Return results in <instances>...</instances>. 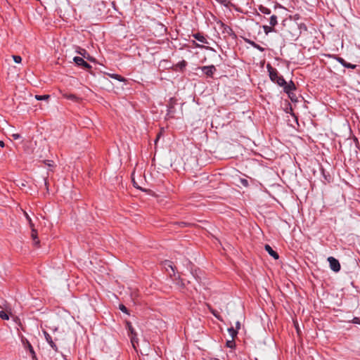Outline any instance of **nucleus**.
Wrapping results in <instances>:
<instances>
[{"label":"nucleus","mask_w":360,"mask_h":360,"mask_svg":"<svg viewBox=\"0 0 360 360\" xmlns=\"http://www.w3.org/2000/svg\"><path fill=\"white\" fill-rule=\"evenodd\" d=\"M248 43L252 46H253L254 48L257 49V50L260 51H264V49L262 46H260L259 44H256L255 42L252 41H248Z\"/></svg>","instance_id":"18"},{"label":"nucleus","mask_w":360,"mask_h":360,"mask_svg":"<svg viewBox=\"0 0 360 360\" xmlns=\"http://www.w3.org/2000/svg\"><path fill=\"white\" fill-rule=\"evenodd\" d=\"M25 216L28 221V223L30 224V228H32L34 226V224L32 223V221L30 218V217L28 215V214L26 212H24Z\"/></svg>","instance_id":"26"},{"label":"nucleus","mask_w":360,"mask_h":360,"mask_svg":"<svg viewBox=\"0 0 360 360\" xmlns=\"http://www.w3.org/2000/svg\"><path fill=\"white\" fill-rule=\"evenodd\" d=\"M299 343H300V346L302 348H304V343H303L302 339H299Z\"/></svg>","instance_id":"33"},{"label":"nucleus","mask_w":360,"mask_h":360,"mask_svg":"<svg viewBox=\"0 0 360 360\" xmlns=\"http://www.w3.org/2000/svg\"><path fill=\"white\" fill-rule=\"evenodd\" d=\"M241 182L245 186L248 185V181L246 179H242Z\"/></svg>","instance_id":"34"},{"label":"nucleus","mask_w":360,"mask_h":360,"mask_svg":"<svg viewBox=\"0 0 360 360\" xmlns=\"http://www.w3.org/2000/svg\"><path fill=\"white\" fill-rule=\"evenodd\" d=\"M337 60L341 63L345 68L355 69L356 65L346 62L342 58L338 57Z\"/></svg>","instance_id":"13"},{"label":"nucleus","mask_w":360,"mask_h":360,"mask_svg":"<svg viewBox=\"0 0 360 360\" xmlns=\"http://www.w3.org/2000/svg\"><path fill=\"white\" fill-rule=\"evenodd\" d=\"M133 183H134V186L136 188H139L138 186H137V183L135 182L134 180H133Z\"/></svg>","instance_id":"36"},{"label":"nucleus","mask_w":360,"mask_h":360,"mask_svg":"<svg viewBox=\"0 0 360 360\" xmlns=\"http://www.w3.org/2000/svg\"><path fill=\"white\" fill-rule=\"evenodd\" d=\"M0 146H1V148H4V147L5 146V144H4V141H0Z\"/></svg>","instance_id":"35"},{"label":"nucleus","mask_w":360,"mask_h":360,"mask_svg":"<svg viewBox=\"0 0 360 360\" xmlns=\"http://www.w3.org/2000/svg\"><path fill=\"white\" fill-rule=\"evenodd\" d=\"M209 309H210V311H211V313L217 318L219 320L221 319L220 318V316H219V314L217 311L213 309L212 308H211L210 307H209Z\"/></svg>","instance_id":"25"},{"label":"nucleus","mask_w":360,"mask_h":360,"mask_svg":"<svg viewBox=\"0 0 360 360\" xmlns=\"http://www.w3.org/2000/svg\"><path fill=\"white\" fill-rule=\"evenodd\" d=\"M259 11L264 13V14H266V15H269L271 13V10L262 5H260L259 6V8H258Z\"/></svg>","instance_id":"17"},{"label":"nucleus","mask_w":360,"mask_h":360,"mask_svg":"<svg viewBox=\"0 0 360 360\" xmlns=\"http://www.w3.org/2000/svg\"><path fill=\"white\" fill-rule=\"evenodd\" d=\"M241 325L239 321H236V327H230L228 328V331L229 333V335L231 338H236L238 334L242 335L243 334L240 333V330H241Z\"/></svg>","instance_id":"4"},{"label":"nucleus","mask_w":360,"mask_h":360,"mask_svg":"<svg viewBox=\"0 0 360 360\" xmlns=\"http://www.w3.org/2000/svg\"><path fill=\"white\" fill-rule=\"evenodd\" d=\"M208 360H219L218 359H216V358H210Z\"/></svg>","instance_id":"39"},{"label":"nucleus","mask_w":360,"mask_h":360,"mask_svg":"<svg viewBox=\"0 0 360 360\" xmlns=\"http://www.w3.org/2000/svg\"><path fill=\"white\" fill-rule=\"evenodd\" d=\"M328 261L330 264V268L335 272H338L340 270V264L338 259L333 257H329Z\"/></svg>","instance_id":"5"},{"label":"nucleus","mask_w":360,"mask_h":360,"mask_svg":"<svg viewBox=\"0 0 360 360\" xmlns=\"http://www.w3.org/2000/svg\"><path fill=\"white\" fill-rule=\"evenodd\" d=\"M283 88V91L288 95L289 98L292 101L295 96L294 93L292 92L295 90L296 87L292 81H290L289 83L285 82V84L281 86Z\"/></svg>","instance_id":"2"},{"label":"nucleus","mask_w":360,"mask_h":360,"mask_svg":"<svg viewBox=\"0 0 360 360\" xmlns=\"http://www.w3.org/2000/svg\"><path fill=\"white\" fill-rule=\"evenodd\" d=\"M193 37H194V38H195V39H197V40H198V41H199L200 42H202V43H203V44H208V42H207V41L206 38H205L204 36H202V35H201L200 34H199V33L195 34L193 35Z\"/></svg>","instance_id":"15"},{"label":"nucleus","mask_w":360,"mask_h":360,"mask_svg":"<svg viewBox=\"0 0 360 360\" xmlns=\"http://www.w3.org/2000/svg\"><path fill=\"white\" fill-rule=\"evenodd\" d=\"M114 78L117 79L119 81H124V78L122 76L119 75H115L114 76Z\"/></svg>","instance_id":"31"},{"label":"nucleus","mask_w":360,"mask_h":360,"mask_svg":"<svg viewBox=\"0 0 360 360\" xmlns=\"http://www.w3.org/2000/svg\"><path fill=\"white\" fill-rule=\"evenodd\" d=\"M119 308L122 312L128 314V309L124 305L120 304Z\"/></svg>","instance_id":"28"},{"label":"nucleus","mask_w":360,"mask_h":360,"mask_svg":"<svg viewBox=\"0 0 360 360\" xmlns=\"http://www.w3.org/2000/svg\"><path fill=\"white\" fill-rule=\"evenodd\" d=\"M226 347L229 348H234L236 347L235 339L228 340L226 341Z\"/></svg>","instance_id":"19"},{"label":"nucleus","mask_w":360,"mask_h":360,"mask_svg":"<svg viewBox=\"0 0 360 360\" xmlns=\"http://www.w3.org/2000/svg\"><path fill=\"white\" fill-rule=\"evenodd\" d=\"M168 266L171 268V269L172 270L173 272H174V267L172 265L169 264Z\"/></svg>","instance_id":"37"},{"label":"nucleus","mask_w":360,"mask_h":360,"mask_svg":"<svg viewBox=\"0 0 360 360\" xmlns=\"http://www.w3.org/2000/svg\"><path fill=\"white\" fill-rule=\"evenodd\" d=\"M264 249L275 259H278L279 258L278 254L274 251L269 245H265Z\"/></svg>","instance_id":"11"},{"label":"nucleus","mask_w":360,"mask_h":360,"mask_svg":"<svg viewBox=\"0 0 360 360\" xmlns=\"http://www.w3.org/2000/svg\"><path fill=\"white\" fill-rule=\"evenodd\" d=\"M73 60L78 66H82L84 69L88 70L91 68V66L87 62H86L82 57L75 56L74 57Z\"/></svg>","instance_id":"6"},{"label":"nucleus","mask_w":360,"mask_h":360,"mask_svg":"<svg viewBox=\"0 0 360 360\" xmlns=\"http://www.w3.org/2000/svg\"><path fill=\"white\" fill-rule=\"evenodd\" d=\"M22 343L23 346L25 347V348H27L30 350V352L32 354V359L34 360H37V357H36L34 349H33L32 345L27 340V339H22Z\"/></svg>","instance_id":"8"},{"label":"nucleus","mask_w":360,"mask_h":360,"mask_svg":"<svg viewBox=\"0 0 360 360\" xmlns=\"http://www.w3.org/2000/svg\"><path fill=\"white\" fill-rule=\"evenodd\" d=\"M127 328L128 330L129 335H131V336H134V337L137 335V334L135 332L134 329L133 328L131 323L127 322Z\"/></svg>","instance_id":"16"},{"label":"nucleus","mask_w":360,"mask_h":360,"mask_svg":"<svg viewBox=\"0 0 360 360\" xmlns=\"http://www.w3.org/2000/svg\"><path fill=\"white\" fill-rule=\"evenodd\" d=\"M139 340H141L142 346L148 347L149 342L147 341V339H130L131 344L136 352H138L140 351L142 353L140 348Z\"/></svg>","instance_id":"3"},{"label":"nucleus","mask_w":360,"mask_h":360,"mask_svg":"<svg viewBox=\"0 0 360 360\" xmlns=\"http://www.w3.org/2000/svg\"><path fill=\"white\" fill-rule=\"evenodd\" d=\"M13 58L16 63H20L22 61V58L20 56H13Z\"/></svg>","instance_id":"27"},{"label":"nucleus","mask_w":360,"mask_h":360,"mask_svg":"<svg viewBox=\"0 0 360 360\" xmlns=\"http://www.w3.org/2000/svg\"><path fill=\"white\" fill-rule=\"evenodd\" d=\"M201 69L202 71L205 73V75L210 77H212L213 74L216 71V68L214 65L203 66L201 68Z\"/></svg>","instance_id":"7"},{"label":"nucleus","mask_w":360,"mask_h":360,"mask_svg":"<svg viewBox=\"0 0 360 360\" xmlns=\"http://www.w3.org/2000/svg\"><path fill=\"white\" fill-rule=\"evenodd\" d=\"M49 97H50V96H49V95H42V96H40V95H36V96H35L36 99H37V100H38V101L46 100V99H48Z\"/></svg>","instance_id":"24"},{"label":"nucleus","mask_w":360,"mask_h":360,"mask_svg":"<svg viewBox=\"0 0 360 360\" xmlns=\"http://www.w3.org/2000/svg\"><path fill=\"white\" fill-rule=\"evenodd\" d=\"M187 268L190 269L191 271V274L193 275V276L196 279V280H200V276L198 274V272H197V270L195 269L193 270V264L191 263V262L187 260Z\"/></svg>","instance_id":"10"},{"label":"nucleus","mask_w":360,"mask_h":360,"mask_svg":"<svg viewBox=\"0 0 360 360\" xmlns=\"http://www.w3.org/2000/svg\"><path fill=\"white\" fill-rule=\"evenodd\" d=\"M46 340L56 352L58 351L56 345L54 343L52 339H46Z\"/></svg>","instance_id":"22"},{"label":"nucleus","mask_w":360,"mask_h":360,"mask_svg":"<svg viewBox=\"0 0 360 360\" xmlns=\"http://www.w3.org/2000/svg\"><path fill=\"white\" fill-rule=\"evenodd\" d=\"M266 68L269 72V77L272 82L276 83L280 86L285 84V80L283 76L278 75L276 68H274L270 64H267Z\"/></svg>","instance_id":"1"},{"label":"nucleus","mask_w":360,"mask_h":360,"mask_svg":"<svg viewBox=\"0 0 360 360\" xmlns=\"http://www.w3.org/2000/svg\"><path fill=\"white\" fill-rule=\"evenodd\" d=\"M31 229H32L31 236H32V238L33 239L34 245H38L39 243V240H38V238H37V231L34 229V226L32 228H31Z\"/></svg>","instance_id":"14"},{"label":"nucleus","mask_w":360,"mask_h":360,"mask_svg":"<svg viewBox=\"0 0 360 360\" xmlns=\"http://www.w3.org/2000/svg\"><path fill=\"white\" fill-rule=\"evenodd\" d=\"M44 334L49 337V335L48 334H46V332H44Z\"/></svg>","instance_id":"43"},{"label":"nucleus","mask_w":360,"mask_h":360,"mask_svg":"<svg viewBox=\"0 0 360 360\" xmlns=\"http://www.w3.org/2000/svg\"><path fill=\"white\" fill-rule=\"evenodd\" d=\"M0 318L3 320H8L9 319V315L7 312L0 310Z\"/></svg>","instance_id":"20"},{"label":"nucleus","mask_w":360,"mask_h":360,"mask_svg":"<svg viewBox=\"0 0 360 360\" xmlns=\"http://www.w3.org/2000/svg\"><path fill=\"white\" fill-rule=\"evenodd\" d=\"M224 31H226V32L229 33V32H231V31H232V30L231 29V27H229V26H225V27H224Z\"/></svg>","instance_id":"32"},{"label":"nucleus","mask_w":360,"mask_h":360,"mask_svg":"<svg viewBox=\"0 0 360 360\" xmlns=\"http://www.w3.org/2000/svg\"><path fill=\"white\" fill-rule=\"evenodd\" d=\"M49 163L47 164L49 166H51V165L49 163V160H48Z\"/></svg>","instance_id":"42"},{"label":"nucleus","mask_w":360,"mask_h":360,"mask_svg":"<svg viewBox=\"0 0 360 360\" xmlns=\"http://www.w3.org/2000/svg\"><path fill=\"white\" fill-rule=\"evenodd\" d=\"M352 323H356V324H359L360 323V319L358 318V317H354L352 319Z\"/></svg>","instance_id":"30"},{"label":"nucleus","mask_w":360,"mask_h":360,"mask_svg":"<svg viewBox=\"0 0 360 360\" xmlns=\"http://www.w3.org/2000/svg\"><path fill=\"white\" fill-rule=\"evenodd\" d=\"M60 94L63 96V97H64L68 100H70L73 102H79L81 100V98L79 97H78L76 95L72 94H69L68 92H65V91H60Z\"/></svg>","instance_id":"9"},{"label":"nucleus","mask_w":360,"mask_h":360,"mask_svg":"<svg viewBox=\"0 0 360 360\" xmlns=\"http://www.w3.org/2000/svg\"><path fill=\"white\" fill-rule=\"evenodd\" d=\"M180 224H181V225H182V226H185V225L186 224V223H185V222H181V223H180Z\"/></svg>","instance_id":"40"},{"label":"nucleus","mask_w":360,"mask_h":360,"mask_svg":"<svg viewBox=\"0 0 360 360\" xmlns=\"http://www.w3.org/2000/svg\"><path fill=\"white\" fill-rule=\"evenodd\" d=\"M173 108V107H171L169 110V113H170L172 112V109Z\"/></svg>","instance_id":"41"},{"label":"nucleus","mask_w":360,"mask_h":360,"mask_svg":"<svg viewBox=\"0 0 360 360\" xmlns=\"http://www.w3.org/2000/svg\"><path fill=\"white\" fill-rule=\"evenodd\" d=\"M77 53L81 55L83 57V58H86L89 60H93L92 57H91L89 53L84 49L78 48V50H77Z\"/></svg>","instance_id":"12"},{"label":"nucleus","mask_w":360,"mask_h":360,"mask_svg":"<svg viewBox=\"0 0 360 360\" xmlns=\"http://www.w3.org/2000/svg\"><path fill=\"white\" fill-rule=\"evenodd\" d=\"M11 136L13 139L17 140L21 138V136L19 134H12Z\"/></svg>","instance_id":"29"},{"label":"nucleus","mask_w":360,"mask_h":360,"mask_svg":"<svg viewBox=\"0 0 360 360\" xmlns=\"http://www.w3.org/2000/svg\"><path fill=\"white\" fill-rule=\"evenodd\" d=\"M269 22L272 27L275 26L278 23L276 15H271L270 18Z\"/></svg>","instance_id":"21"},{"label":"nucleus","mask_w":360,"mask_h":360,"mask_svg":"<svg viewBox=\"0 0 360 360\" xmlns=\"http://www.w3.org/2000/svg\"><path fill=\"white\" fill-rule=\"evenodd\" d=\"M44 185H45L46 186H47V181H46V178H44Z\"/></svg>","instance_id":"38"},{"label":"nucleus","mask_w":360,"mask_h":360,"mask_svg":"<svg viewBox=\"0 0 360 360\" xmlns=\"http://www.w3.org/2000/svg\"><path fill=\"white\" fill-rule=\"evenodd\" d=\"M263 30H264V32H265V34H266L268 33L274 31V28L272 27V26L270 27V26H268V25H264L263 26Z\"/></svg>","instance_id":"23"}]
</instances>
